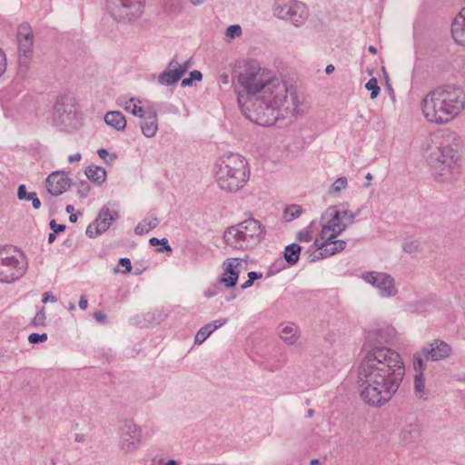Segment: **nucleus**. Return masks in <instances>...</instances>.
I'll return each instance as SVG.
<instances>
[{
  "mask_svg": "<svg viewBox=\"0 0 465 465\" xmlns=\"http://www.w3.org/2000/svg\"><path fill=\"white\" fill-rule=\"evenodd\" d=\"M233 84L242 113L257 124L272 125L300 114L296 94L289 97L287 84L257 60L242 61L233 74Z\"/></svg>",
  "mask_w": 465,
  "mask_h": 465,
  "instance_id": "nucleus-1",
  "label": "nucleus"
},
{
  "mask_svg": "<svg viewBox=\"0 0 465 465\" xmlns=\"http://www.w3.org/2000/svg\"><path fill=\"white\" fill-rule=\"evenodd\" d=\"M398 336L397 330L387 322L377 323L366 331L358 382L361 397L370 406L381 407L387 403L403 381V359L389 346Z\"/></svg>",
  "mask_w": 465,
  "mask_h": 465,
  "instance_id": "nucleus-2",
  "label": "nucleus"
},
{
  "mask_svg": "<svg viewBox=\"0 0 465 465\" xmlns=\"http://www.w3.org/2000/svg\"><path fill=\"white\" fill-rule=\"evenodd\" d=\"M420 109L428 122L447 124L465 109V92L453 85L436 88L423 97Z\"/></svg>",
  "mask_w": 465,
  "mask_h": 465,
  "instance_id": "nucleus-3",
  "label": "nucleus"
},
{
  "mask_svg": "<svg viewBox=\"0 0 465 465\" xmlns=\"http://www.w3.org/2000/svg\"><path fill=\"white\" fill-rule=\"evenodd\" d=\"M213 174L222 190L237 192L248 182L250 170L245 158L239 153L227 152L216 159Z\"/></svg>",
  "mask_w": 465,
  "mask_h": 465,
  "instance_id": "nucleus-4",
  "label": "nucleus"
},
{
  "mask_svg": "<svg viewBox=\"0 0 465 465\" xmlns=\"http://www.w3.org/2000/svg\"><path fill=\"white\" fill-rule=\"evenodd\" d=\"M265 236L263 225L256 219H247L224 232L226 244L234 249L252 250Z\"/></svg>",
  "mask_w": 465,
  "mask_h": 465,
  "instance_id": "nucleus-5",
  "label": "nucleus"
},
{
  "mask_svg": "<svg viewBox=\"0 0 465 465\" xmlns=\"http://www.w3.org/2000/svg\"><path fill=\"white\" fill-rule=\"evenodd\" d=\"M429 161L440 182L455 180L460 173L457 152L450 144L440 143L430 153Z\"/></svg>",
  "mask_w": 465,
  "mask_h": 465,
  "instance_id": "nucleus-6",
  "label": "nucleus"
},
{
  "mask_svg": "<svg viewBox=\"0 0 465 465\" xmlns=\"http://www.w3.org/2000/svg\"><path fill=\"white\" fill-rule=\"evenodd\" d=\"M28 262L25 253L13 245L0 247V282L13 283L27 272Z\"/></svg>",
  "mask_w": 465,
  "mask_h": 465,
  "instance_id": "nucleus-7",
  "label": "nucleus"
},
{
  "mask_svg": "<svg viewBox=\"0 0 465 465\" xmlns=\"http://www.w3.org/2000/svg\"><path fill=\"white\" fill-rule=\"evenodd\" d=\"M320 232L314 238L312 247H322L327 240H333L347 228V223L342 221L341 211L336 206H331L325 210L318 223Z\"/></svg>",
  "mask_w": 465,
  "mask_h": 465,
  "instance_id": "nucleus-8",
  "label": "nucleus"
},
{
  "mask_svg": "<svg viewBox=\"0 0 465 465\" xmlns=\"http://www.w3.org/2000/svg\"><path fill=\"white\" fill-rule=\"evenodd\" d=\"M272 11L275 17L286 20L296 27L302 25L309 17L306 5L297 0H275Z\"/></svg>",
  "mask_w": 465,
  "mask_h": 465,
  "instance_id": "nucleus-9",
  "label": "nucleus"
},
{
  "mask_svg": "<svg viewBox=\"0 0 465 465\" xmlns=\"http://www.w3.org/2000/svg\"><path fill=\"white\" fill-rule=\"evenodd\" d=\"M143 443V430L133 420H125L119 428L118 449L124 455L137 451Z\"/></svg>",
  "mask_w": 465,
  "mask_h": 465,
  "instance_id": "nucleus-10",
  "label": "nucleus"
},
{
  "mask_svg": "<svg viewBox=\"0 0 465 465\" xmlns=\"http://www.w3.org/2000/svg\"><path fill=\"white\" fill-rule=\"evenodd\" d=\"M60 124L68 131L82 124V114L74 94L67 92L60 97Z\"/></svg>",
  "mask_w": 465,
  "mask_h": 465,
  "instance_id": "nucleus-11",
  "label": "nucleus"
},
{
  "mask_svg": "<svg viewBox=\"0 0 465 465\" xmlns=\"http://www.w3.org/2000/svg\"><path fill=\"white\" fill-rule=\"evenodd\" d=\"M119 218V212L111 207L110 203L104 204L99 211L95 220L91 223L85 231L89 238H95L105 232L112 223Z\"/></svg>",
  "mask_w": 465,
  "mask_h": 465,
  "instance_id": "nucleus-12",
  "label": "nucleus"
},
{
  "mask_svg": "<svg viewBox=\"0 0 465 465\" xmlns=\"http://www.w3.org/2000/svg\"><path fill=\"white\" fill-rule=\"evenodd\" d=\"M362 279L373 286L382 298L394 297L398 293L395 280L388 273L381 272H369L362 275Z\"/></svg>",
  "mask_w": 465,
  "mask_h": 465,
  "instance_id": "nucleus-13",
  "label": "nucleus"
},
{
  "mask_svg": "<svg viewBox=\"0 0 465 465\" xmlns=\"http://www.w3.org/2000/svg\"><path fill=\"white\" fill-rule=\"evenodd\" d=\"M18 63L27 68L34 53V34L28 24H22L17 29Z\"/></svg>",
  "mask_w": 465,
  "mask_h": 465,
  "instance_id": "nucleus-14",
  "label": "nucleus"
},
{
  "mask_svg": "<svg viewBox=\"0 0 465 465\" xmlns=\"http://www.w3.org/2000/svg\"><path fill=\"white\" fill-rule=\"evenodd\" d=\"M248 255L244 258H227L222 264L223 273L219 278V282L225 287H233L242 272L247 269Z\"/></svg>",
  "mask_w": 465,
  "mask_h": 465,
  "instance_id": "nucleus-15",
  "label": "nucleus"
},
{
  "mask_svg": "<svg viewBox=\"0 0 465 465\" xmlns=\"http://www.w3.org/2000/svg\"><path fill=\"white\" fill-rule=\"evenodd\" d=\"M120 7L117 14H114L119 19L135 20L139 18L144 8V0H118Z\"/></svg>",
  "mask_w": 465,
  "mask_h": 465,
  "instance_id": "nucleus-16",
  "label": "nucleus"
},
{
  "mask_svg": "<svg viewBox=\"0 0 465 465\" xmlns=\"http://www.w3.org/2000/svg\"><path fill=\"white\" fill-rule=\"evenodd\" d=\"M452 349L450 345L440 340H434L432 342L422 348V354L427 361H440L450 355Z\"/></svg>",
  "mask_w": 465,
  "mask_h": 465,
  "instance_id": "nucleus-17",
  "label": "nucleus"
},
{
  "mask_svg": "<svg viewBox=\"0 0 465 465\" xmlns=\"http://www.w3.org/2000/svg\"><path fill=\"white\" fill-rule=\"evenodd\" d=\"M346 242L343 240H327L324 242V246L322 247H313L315 250H318L319 252L317 255H314L311 258V262H315L320 259H324L330 257L331 255L336 254L343 251L346 248Z\"/></svg>",
  "mask_w": 465,
  "mask_h": 465,
  "instance_id": "nucleus-18",
  "label": "nucleus"
},
{
  "mask_svg": "<svg viewBox=\"0 0 465 465\" xmlns=\"http://www.w3.org/2000/svg\"><path fill=\"white\" fill-rule=\"evenodd\" d=\"M451 35L458 45L465 46V7L454 18L451 25Z\"/></svg>",
  "mask_w": 465,
  "mask_h": 465,
  "instance_id": "nucleus-19",
  "label": "nucleus"
},
{
  "mask_svg": "<svg viewBox=\"0 0 465 465\" xmlns=\"http://www.w3.org/2000/svg\"><path fill=\"white\" fill-rule=\"evenodd\" d=\"M281 340L288 345L294 344L300 337V329L293 322H283L278 328Z\"/></svg>",
  "mask_w": 465,
  "mask_h": 465,
  "instance_id": "nucleus-20",
  "label": "nucleus"
},
{
  "mask_svg": "<svg viewBox=\"0 0 465 465\" xmlns=\"http://www.w3.org/2000/svg\"><path fill=\"white\" fill-rule=\"evenodd\" d=\"M227 322V318H223L208 322L196 332L194 343L202 344L213 331L225 325Z\"/></svg>",
  "mask_w": 465,
  "mask_h": 465,
  "instance_id": "nucleus-21",
  "label": "nucleus"
},
{
  "mask_svg": "<svg viewBox=\"0 0 465 465\" xmlns=\"http://www.w3.org/2000/svg\"><path fill=\"white\" fill-rule=\"evenodd\" d=\"M143 121L141 123V130L145 137H153L158 131V118L154 110H149L143 114Z\"/></svg>",
  "mask_w": 465,
  "mask_h": 465,
  "instance_id": "nucleus-22",
  "label": "nucleus"
},
{
  "mask_svg": "<svg viewBox=\"0 0 465 465\" xmlns=\"http://www.w3.org/2000/svg\"><path fill=\"white\" fill-rule=\"evenodd\" d=\"M176 60L173 59L167 65V68L159 74L158 83L162 85L169 86L177 83L181 78V72H178Z\"/></svg>",
  "mask_w": 465,
  "mask_h": 465,
  "instance_id": "nucleus-23",
  "label": "nucleus"
},
{
  "mask_svg": "<svg viewBox=\"0 0 465 465\" xmlns=\"http://www.w3.org/2000/svg\"><path fill=\"white\" fill-rule=\"evenodd\" d=\"M117 104L134 116L143 117V109L141 106V101L137 98L119 97Z\"/></svg>",
  "mask_w": 465,
  "mask_h": 465,
  "instance_id": "nucleus-24",
  "label": "nucleus"
},
{
  "mask_svg": "<svg viewBox=\"0 0 465 465\" xmlns=\"http://www.w3.org/2000/svg\"><path fill=\"white\" fill-rule=\"evenodd\" d=\"M105 124L117 131H123L126 127V119L119 111H110L104 114Z\"/></svg>",
  "mask_w": 465,
  "mask_h": 465,
  "instance_id": "nucleus-25",
  "label": "nucleus"
},
{
  "mask_svg": "<svg viewBox=\"0 0 465 465\" xmlns=\"http://www.w3.org/2000/svg\"><path fill=\"white\" fill-rule=\"evenodd\" d=\"M86 177L97 185H102L106 180L104 168L96 165H90L85 169Z\"/></svg>",
  "mask_w": 465,
  "mask_h": 465,
  "instance_id": "nucleus-26",
  "label": "nucleus"
},
{
  "mask_svg": "<svg viewBox=\"0 0 465 465\" xmlns=\"http://www.w3.org/2000/svg\"><path fill=\"white\" fill-rule=\"evenodd\" d=\"M15 361L12 352L0 350V373L11 372L15 367Z\"/></svg>",
  "mask_w": 465,
  "mask_h": 465,
  "instance_id": "nucleus-27",
  "label": "nucleus"
},
{
  "mask_svg": "<svg viewBox=\"0 0 465 465\" xmlns=\"http://www.w3.org/2000/svg\"><path fill=\"white\" fill-rule=\"evenodd\" d=\"M17 197L20 201H31L33 207L37 210L41 206V202L38 199L36 193L35 192H27L26 186L25 184H21L17 189Z\"/></svg>",
  "mask_w": 465,
  "mask_h": 465,
  "instance_id": "nucleus-28",
  "label": "nucleus"
},
{
  "mask_svg": "<svg viewBox=\"0 0 465 465\" xmlns=\"http://www.w3.org/2000/svg\"><path fill=\"white\" fill-rule=\"evenodd\" d=\"M420 437V430L417 426L410 424L402 429L401 440L405 444L416 441Z\"/></svg>",
  "mask_w": 465,
  "mask_h": 465,
  "instance_id": "nucleus-29",
  "label": "nucleus"
},
{
  "mask_svg": "<svg viewBox=\"0 0 465 465\" xmlns=\"http://www.w3.org/2000/svg\"><path fill=\"white\" fill-rule=\"evenodd\" d=\"M159 224V221L154 217H147L141 221L134 228L137 235H143L154 229Z\"/></svg>",
  "mask_w": 465,
  "mask_h": 465,
  "instance_id": "nucleus-30",
  "label": "nucleus"
},
{
  "mask_svg": "<svg viewBox=\"0 0 465 465\" xmlns=\"http://www.w3.org/2000/svg\"><path fill=\"white\" fill-rule=\"evenodd\" d=\"M301 252V247L297 243H292L285 247L284 258L291 265L297 263Z\"/></svg>",
  "mask_w": 465,
  "mask_h": 465,
  "instance_id": "nucleus-31",
  "label": "nucleus"
},
{
  "mask_svg": "<svg viewBox=\"0 0 465 465\" xmlns=\"http://www.w3.org/2000/svg\"><path fill=\"white\" fill-rule=\"evenodd\" d=\"M414 393L420 399H426L427 397V389L425 384L424 374L419 372V374L414 375Z\"/></svg>",
  "mask_w": 465,
  "mask_h": 465,
  "instance_id": "nucleus-32",
  "label": "nucleus"
},
{
  "mask_svg": "<svg viewBox=\"0 0 465 465\" xmlns=\"http://www.w3.org/2000/svg\"><path fill=\"white\" fill-rule=\"evenodd\" d=\"M318 230V222L312 221L306 228L299 232L297 239L300 242H309L313 239V234Z\"/></svg>",
  "mask_w": 465,
  "mask_h": 465,
  "instance_id": "nucleus-33",
  "label": "nucleus"
},
{
  "mask_svg": "<svg viewBox=\"0 0 465 465\" xmlns=\"http://www.w3.org/2000/svg\"><path fill=\"white\" fill-rule=\"evenodd\" d=\"M45 188L52 196L58 195V171L53 172L45 180Z\"/></svg>",
  "mask_w": 465,
  "mask_h": 465,
  "instance_id": "nucleus-34",
  "label": "nucleus"
},
{
  "mask_svg": "<svg viewBox=\"0 0 465 465\" xmlns=\"http://www.w3.org/2000/svg\"><path fill=\"white\" fill-rule=\"evenodd\" d=\"M347 186H348V180H347V178L344 177V176L339 177L330 186V188L328 190V193L330 195L336 196V195H338L341 193V191L346 189Z\"/></svg>",
  "mask_w": 465,
  "mask_h": 465,
  "instance_id": "nucleus-35",
  "label": "nucleus"
},
{
  "mask_svg": "<svg viewBox=\"0 0 465 465\" xmlns=\"http://www.w3.org/2000/svg\"><path fill=\"white\" fill-rule=\"evenodd\" d=\"M424 359L425 357L422 354V350L413 354V369L415 374H419V372H424L426 369V361Z\"/></svg>",
  "mask_w": 465,
  "mask_h": 465,
  "instance_id": "nucleus-36",
  "label": "nucleus"
},
{
  "mask_svg": "<svg viewBox=\"0 0 465 465\" xmlns=\"http://www.w3.org/2000/svg\"><path fill=\"white\" fill-rule=\"evenodd\" d=\"M46 324V312L45 309L42 307L37 311L35 317L32 319L30 325L35 328L45 327Z\"/></svg>",
  "mask_w": 465,
  "mask_h": 465,
  "instance_id": "nucleus-37",
  "label": "nucleus"
},
{
  "mask_svg": "<svg viewBox=\"0 0 465 465\" xmlns=\"http://www.w3.org/2000/svg\"><path fill=\"white\" fill-rule=\"evenodd\" d=\"M302 213V207L300 205L292 204L286 207L283 214V218L287 222H291L298 218Z\"/></svg>",
  "mask_w": 465,
  "mask_h": 465,
  "instance_id": "nucleus-38",
  "label": "nucleus"
},
{
  "mask_svg": "<svg viewBox=\"0 0 465 465\" xmlns=\"http://www.w3.org/2000/svg\"><path fill=\"white\" fill-rule=\"evenodd\" d=\"M242 35V29L240 25H232L228 26L225 30V36L232 40L234 38H238Z\"/></svg>",
  "mask_w": 465,
  "mask_h": 465,
  "instance_id": "nucleus-39",
  "label": "nucleus"
},
{
  "mask_svg": "<svg viewBox=\"0 0 465 465\" xmlns=\"http://www.w3.org/2000/svg\"><path fill=\"white\" fill-rule=\"evenodd\" d=\"M365 88L371 91V98L375 99L380 93V86L378 85V82L376 78H371L365 84Z\"/></svg>",
  "mask_w": 465,
  "mask_h": 465,
  "instance_id": "nucleus-40",
  "label": "nucleus"
},
{
  "mask_svg": "<svg viewBox=\"0 0 465 465\" xmlns=\"http://www.w3.org/2000/svg\"><path fill=\"white\" fill-rule=\"evenodd\" d=\"M420 242L417 240L409 239L402 244V250L407 253H413L419 250Z\"/></svg>",
  "mask_w": 465,
  "mask_h": 465,
  "instance_id": "nucleus-41",
  "label": "nucleus"
},
{
  "mask_svg": "<svg viewBox=\"0 0 465 465\" xmlns=\"http://www.w3.org/2000/svg\"><path fill=\"white\" fill-rule=\"evenodd\" d=\"M149 242H150L151 245H153V246H156L158 244H162L163 245L162 248H158L157 249L158 252H163L164 251L172 252V248L169 245L168 241L165 238H163V239L159 240V239H157L155 237H153V238L150 239Z\"/></svg>",
  "mask_w": 465,
  "mask_h": 465,
  "instance_id": "nucleus-42",
  "label": "nucleus"
},
{
  "mask_svg": "<svg viewBox=\"0 0 465 465\" xmlns=\"http://www.w3.org/2000/svg\"><path fill=\"white\" fill-rule=\"evenodd\" d=\"M47 339L46 333H31L27 338L31 344L43 343L45 342Z\"/></svg>",
  "mask_w": 465,
  "mask_h": 465,
  "instance_id": "nucleus-43",
  "label": "nucleus"
},
{
  "mask_svg": "<svg viewBox=\"0 0 465 465\" xmlns=\"http://www.w3.org/2000/svg\"><path fill=\"white\" fill-rule=\"evenodd\" d=\"M71 185V179L64 171H60V194L67 190Z\"/></svg>",
  "mask_w": 465,
  "mask_h": 465,
  "instance_id": "nucleus-44",
  "label": "nucleus"
},
{
  "mask_svg": "<svg viewBox=\"0 0 465 465\" xmlns=\"http://www.w3.org/2000/svg\"><path fill=\"white\" fill-rule=\"evenodd\" d=\"M153 465H182V462L177 460L161 457L157 460H153Z\"/></svg>",
  "mask_w": 465,
  "mask_h": 465,
  "instance_id": "nucleus-45",
  "label": "nucleus"
},
{
  "mask_svg": "<svg viewBox=\"0 0 465 465\" xmlns=\"http://www.w3.org/2000/svg\"><path fill=\"white\" fill-rule=\"evenodd\" d=\"M97 154L101 159H103L106 163L109 164L112 163L117 158L115 154H109L108 152L104 148L98 149Z\"/></svg>",
  "mask_w": 465,
  "mask_h": 465,
  "instance_id": "nucleus-46",
  "label": "nucleus"
},
{
  "mask_svg": "<svg viewBox=\"0 0 465 465\" xmlns=\"http://www.w3.org/2000/svg\"><path fill=\"white\" fill-rule=\"evenodd\" d=\"M50 227L53 230V232H51L48 236V242L52 243L54 242L56 234H58V223H56L55 220H52L50 222Z\"/></svg>",
  "mask_w": 465,
  "mask_h": 465,
  "instance_id": "nucleus-47",
  "label": "nucleus"
},
{
  "mask_svg": "<svg viewBox=\"0 0 465 465\" xmlns=\"http://www.w3.org/2000/svg\"><path fill=\"white\" fill-rule=\"evenodd\" d=\"M341 213L342 221L345 222L347 225L352 223L356 217V214L350 211H342Z\"/></svg>",
  "mask_w": 465,
  "mask_h": 465,
  "instance_id": "nucleus-48",
  "label": "nucleus"
},
{
  "mask_svg": "<svg viewBox=\"0 0 465 465\" xmlns=\"http://www.w3.org/2000/svg\"><path fill=\"white\" fill-rule=\"evenodd\" d=\"M190 66H191V64H190L189 61H186V62H184L183 64H180L176 60V66L175 67L177 68L178 72H181V76H183L188 71Z\"/></svg>",
  "mask_w": 465,
  "mask_h": 465,
  "instance_id": "nucleus-49",
  "label": "nucleus"
},
{
  "mask_svg": "<svg viewBox=\"0 0 465 465\" xmlns=\"http://www.w3.org/2000/svg\"><path fill=\"white\" fill-rule=\"evenodd\" d=\"M119 264L121 266L124 267V271L123 272L124 273H127V272H131L132 264H131L130 259H128V258H121L119 260Z\"/></svg>",
  "mask_w": 465,
  "mask_h": 465,
  "instance_id": "nucleus-50",
  "label": "nucleus"
},
{
  "mask_svg": "<svg viewBox=\"0 0 465 465\" xmlns=\"http://www.w3.org/2000/svg\"><path fill=\"white\" fill-rule=\"evenodd\" d=\"M57 301L56 297L50 293V292H45L43 293V296H42V302L43 303H47V302H52V303H55Z\"/></svg>",
  "mask_w": 465,
  "mask_h": 465,
  "instance_id": "nucleus-51",
  "label": "nucleus"
},
{
  "mask_svg": "<svg viewBox=\"0 0 465 465\" xmlns=\"http://www.w3.org/2000/svg\"><path fill=\"white\" fill-rule=\"evenodd\" d=\"M6 70V58L5 53L0 49V76Z\"/></svg>",
  "mask_w": 465,
  "mask_h": 465,
  "instance_id": "nucleus-52",
  "label": "nucleus"
},
{
  "mask_svg": "<svg viewBox=\"0 0 465 465\" xmlns=\"http://www.w3.org/2000/svg\"><path fill=\"white\" fill-rule=\"evenodd\" d=\"M94 318L95 321L99 323H105L106 322V315L101 312H96L94 313Z\"/></svg>",
  "mask_w": 465,
  "mask_h": 465,
  "instance_id": "nucleus-53",
  "label": "nucleus"
},
{
  "mask_svg": "<svg viewBox=\"0 0 465 465\" xmlns=\"http://www.w3.org/2000/svg\"><path fill=\"white\" fill-rule=\"evenodd\" d=\"M190 78L193 81H201L203 78V74L200 71L194 70L190 73Z\"/></svg>",
  "mask_w": 465,
  "mask_h": 465,
  "instance_id": "nucleus-54",
  "label": "nucleus"
},
{
  "mask_svg": "<svg viewBox=\"0 0 465 465\" xmlns=\"http://www.w3.org/2000/svg\"><path fill=\"white\" fill-rule=\"evenodd\" d=\"M217 293H218V292H217V287H215V286H214V287H213V288H209L208 290H206V291L204 292V295H205V297H207V298L213 297V296H215Z\"/></svg>",
  "mask_w": 465,
  "mask_h": 465,
  "instance_id": "nucleus-55",
  "label": "nucleus"
},
{
  "mask_svg": "<svg viewBox=\"0 0 465 465\" xmlns=\"http://www.w3.org/2000/svg\"><path fill=\"white\" fill-rule=\"evenodd\" d=\"M262 277V274L261 272H250L248 273V278L252 280V282H254L255 280L261 279Z\"/></svg>",
  "mask_w": 465,
  "mask_h": 465,
  "instance_id": "nucleus-56",
  "label": "nucleus"
},
{
  "mask_svg": "<svg viewBox=\"0 0 465 465\" xmlns=\"http://www.w3.org/2000/svg\"><path fill=\"white\" fill-rule=\"evenodd\" d=\"M81 158H82L81 153H76L71 154L68 157V161H69V163L78 162V161L81 160Z\"/></svg>",
  "mask_w": 465,
  "mask_h": 465,
  "instance_id": "nucleus-57",
  "label": "nucleus"
},
{
  "mask_svg": "<svg viewBox=\"0 0 465 465\" xmlns=\"http://www.w3.org/2000/svg\"><path fill=\"white\" fill-rule=\"evenodd\" d=\"M87 305H88L87 299L85 297L82 296L79 301V307L82 310H85L87 308Z\"/></svg>",
  "mask_w": 465,
  "mask_h": 465,
  "instance_id": "nucleus-58",
  "label": "nucleus"
},
{
  "mask_svg": "<svg viewBox=\"0 0 465 465\" xmlns=\"http://www.w3.org/2000/svg\"><path fill=\"white\" fill-rule=\"evenodd\" d=\"M193 84V81L188 77V78H184L182 80V83H181V85L182 87H186V86H192Z\"/></svg>",
  "mask_w": 465,
  "mask_h": 465,
  "instance_id": "nucleus-59",
  "label": "nucleus"
},
{
  "mask_svg": "<svg viewBox=\"0 0 465 465\" xmlns=\"http://www.w3.org/2000/svg\"><path fill=\"white\" fill-rule=\"evenodd\" d=\"M74 440L76 442H84L85 441V435L83 433H77L75 434Z\"/></svg>",
  "mask_w": 465,
  "mask_h": 465,
  "instance_id": "nucleus-60",
  "label": "nucleus"
},
{
  "mask_svg": "<svg viewBox=\"0 0 465 465\" xmlns=\"http://www.w3.org/2000/svg\"><path fill=\"white\" fill-rule=\"evenodd\" d=\"M252 284H253V282H252V280L248 279L246 282H244L241 285V289L245 290V289L251 287Z\"/></svg>",
  "mask_w": 465,
  "mask_h": 465,
  "instance_id": "nucleus-61",
  "label": "nucleus"
},
{
  "mask_svg": "<svg viewBox=\"0 0 465 465\" xmlns=\"http://www.w3.org/2000/svg\"><path fill=\"white\" fill-rule=\"evenodd\" d=\"M365 178H366V180H367V183H365V186H366V187L371 186V180H372V175H371L370 173H368L366 174V177H365Z\"/></svg>",
  "mask_w": 465,
  "mask_h": 465,
  "instance_id": "nucleus-62",
  "label": "nucleus"
},
{
  "mask_svg": "<svg viewBox=\"0 0 465 465\" xmlns=\"http://www.w3.org/2000/svg\"><path fill=\"white\" fill-rule=\"evenodd\" d=\"M334 69H335V68H334V66H333L332 64H328V65L326 66V68H325V73H326L327 74H331V73L334 71Z\"/></svg>",
  "mask_w": 465,
  "mask_h": 465,
  "instance_id": "nucleus-63",
  "label": "nucleus"
},
{
  "mask_svg": "<svg viewBox=\"0 0 465 465\" xmlns=\"http://www.w3.org/2000/svg\"><path fill=\"white\" fill-rule=\"evenodd\" d=\"M69 221H70L71 223H75V222L77 221V214H76V213H71V214L69 215Z\"/></svg>",
  "mask_w": 465,
  "mask_h": 465,
  "instance_id": "nucleus-64",
  "label": "nucleus"
}]
</instances>
